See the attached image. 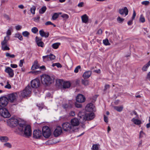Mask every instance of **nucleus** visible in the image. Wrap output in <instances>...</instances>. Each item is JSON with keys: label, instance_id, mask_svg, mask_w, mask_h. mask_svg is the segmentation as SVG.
Returning <instances> with one entry per match:
<instances>
[{"label": "nucleus", "instance_id": "14", "mask_svg": "<svg viewBox=\"0 0 150 150\" xmlns=\"http://www.w3.org/2000/svg\"><path fill=\"white\" fill-rule=\"evenodd\" d=\"M5 72L8 73L9 77L11 78L13 77L14 75V71L11 68L9 67L6 68L5 70Z\"/></svg>", "mask_w": 150, "mask_h": 150}, {"label": "nucleus", "instance_id": "34", "mask_svg": "<svg viewBox=\"0 0 150 150\" xmlns=\"http://www.w3.org/2000/svg\"><path fill=\"white\" fill-rule=\"evenodd\" d=\"M46 6L42 7L40 9L39 12L40 14L43 13L46 10Z\"/></svg>", "mask_w": 150, "mask_h": 150}, {"label": "nucleus", "instance_id": "44", "mask_svg": "<svg viewBox=\"0 0 150 150\" xmlns=\"http://www.w3.org/2000/svg\"><path fill=\"white\" fill-rule=\"evenodd\" d=\"M22 35L24 37H28L30 33L28 31H25L22 33Z\"/></svg>", "mask_w": 150, "mask_h": 150}, {"label": "nucleus", "instance_id": "26", "mask_svg": "<svg viewBox=\"0 0 150 150\" xmlns=\"http://www.w3.org/2000/svg\"><path fill=\"white\" fill-rule=\"evenodd\" d=\"M71 86L70 83L68 81L65 82L63 84V87L64 88H68Z\"/></svg>", "mask_w": 150, "mask_h": 150}, {"label": "nucleus", "instance_id": "17", "mask_svg": "<svg viewBox=\"0 0 150 150\" xmlns=\"http://www.w3.org/2000/svg\"><path fill=\"white\" fill-rule=\"evenodd\" d=\"M119 13L121 15L125 14V16H127L128 13V10L127 7H124L123 8L120 9L119 11Z\"/></svg>", "mask_w": 150, "mask_h": 150}, {"label": "nucleus", "instance_id": "58", "mask_svg": "<svg viewBox=\"0 0 150 150\" xmlns=\"http://www.w3.org/2000/svg\"><path fill=\"white\" fill-rule=\"evenodd\" d=\"M104 121L105 122H106V123L108 122V117L105 115H104Z\"/></svg>", "mask_w": 150, "mask_h": 150}, {"label": "nucleus", "instance_id": "46", "mask_svg": "<svg viewBox=\"0 0 150 150\" xmlns=\"http://www.w3.org/2000/svg\"><path fill=\"white\" fill-rule=\"evenodd\" d=\"M31 31L34 33L35 34L38 32V29L37 28L34 27L32 28Z\"/></svg>", "mask_w": 150, "mask_h": 150}, {"label": "nucleus", "instance_id": "28", "mask_svg": "<svg viewBox=\"0 0 150 150\" xmlns=\"http://www.w3.org/2000/svg\"><path fill=\"white\" fill-rule=\"evenodd\" d=\"M113 107L115 110L119 112L122 111L123 108V107L122 106H114Z\"/></svg>", "mask_w": 150, "mask_h": 150}, {"label": "nucleus", "instance_id": "55", "mask_svg": "<svg viewBox=\"0 0 150 150\" xmlns=\"http://www.w3.org/2000/svg\"><path fill=\"white\" fill-rule=\"evenodd\" d=\"M110 87V85H109L108 84H105V86L104 89V90H103L104 91H106L107 90V89L109 88Z\"/></svg>", "mask_w": 150, "mask_h": 150}, {"label": "nucleus", "instance_id": "41", "mask_svg": "<svg viewBox=\"0 0 150 150\" xmlns=\"http://www.w3.org/2000/svg\"><path fill=\"white\" fill-rule=\"evenodd\" d=\"M125 19L121 18L120 16H118L117 18V21L119 23H122L124 21Z\"/></svg>", "mask_w": 150, "mask_h": 150}, {"label": "nucleus", "instance_id": "45", "mask_svg": "<svg viewBox=\"0 0 150 150\" xmlns=\"http://www.w3.org/2000/svg\"><path fill=\"white\" fill-rule=\"evenodd\" d=\"M6 57H8L11 58H14L15 56L14 54H11L9 53L8 52L6 53Z\"/></svg>", "mask_w": 150, "mask_h": 150}, {"label": "nucleus", "instance_id": "31", "mask_svg": "<svg viewBox=\"0 0 150 150\" xmlns=\"http://www.w3.org/2000/svg\"><path fill=\"white\" fill-rule=\"evenodd\" d=\"M60 43L59 42L55 43L53 44L52 46V47L54 49H57L59 46L60 45Z\"/></svg>", "mask_w": 150, "mask_h": 150}, {"label": "nucleus", "instance_id": "52", "mask_svg": "<svg viewBox=\"0 0 150 150\" xmlns=\"http://www.w3.org/2000/svg\"><path fill=\"white\" fill-rule=\"evenodd\" d=\"M81 66L79 65L77 66L75 69L74 72L75 73H77L79 71V69H81Z\"/></svg>", "mask_w": 150, "mask_h": 150}, {"label": "nucleus", "instance_id": "38", "mask_svg": "<svg viewBox=\"0 0 150 150\" xmlns=\"http://www.w3.org/2000/svg\"><path fill=\"white\" fill-rule=\"evenodd\" d=\"M91 149L92 150H98L99 149L98 145L97 144H93Z\"/></svg>", "mask_w": 150, "mask_h": 150}, {"label": "nucleus", "instance_id": "61", "mask_svg": "<svg viewBox=\"0 0 150 150\" xmlns=\"http://www.w3.org/2000/svg\"><path fill=\"white\" fill-rule=\"evenodd\" d=\"M97 97V96L96 95L94 96L92 98L93 100L92 101V102L93 103L95 102L96 100Z\"/></svg>", "mask_w": 150, "mask_h": 150}, {"label": "nucleus", "instance_id": "64", "mask_svg": "<svg viewBox=\"0 0 150 150\" xmlns=\"http://www.w3.org/2000/svg\"><path fill=\"white\" fill-rule=\"evenodd\" d=\"M10 66L12 68H16L18 66L17 64H11Z\"/></svg>", "mask_w": 150, "mask_h": 150}, {"label": "nucleus", "instance_id": "13", "mask_svg": "<svg viewBox=\"0 0 150 150\" xmlns=\"http://www.w3.org/2000/svg\"><path fill=\"white\" fill-rule=\"evenodd\" d=\"M95 106L93 104H88L85 108V110L88 112H92L94 110Z\"/></svg>", "mask_w": 150, "mask_h": 150}, {"label": "nucleus", "instance_id": "63", "mask_svg": "<svg viewBox=\"0 0 150 150\" xmlns=\"http://www.w3.org/2000/svg\"><path fill=\"white\" fill-rule=\"evenodd\" d=\"M136 16V13L135 12V11L134 10L133 15H132V20H133L134 19L135 17Z\"/></svg>", "mask_w": 150, "mask_h": 150}, {"label": "nucleus", "instance_id": "33", "mask_svg": "<svg viewBox=\"0 0 150 150\" xmlns=\"http://www.w3.org/2000/svg\"><path fill=\"white\" fill-rule=\"evenodd\" d=\"M43 61L44 62H46L47 61L50 60L49 55L43 56L42 57Z\"/></svg>", "mask_w": 150, "mask_h": 150}, {"label": "nucleus", "instance_id": "23", "mask_svg": "<svg viewBox=\"0 0 150 150\" xmlns=\"http://www.w3.org/2000/svg\"><path fill=\"white\" fill-rule=\"evenodd\" d=\"M9 38L10 37L9 36H6L5 37L4 40L1 42V45H7V42Z\"/></svg>", "mask_w": 150, "mask_h": 150}, {"label": "nucleus", "instance_id": "48", "mask_svg": "<svg viewBox=\"0 0 150 150\" xmlns=\"http://www.w3.org/2000/svg\"><path fill=\"white\" fill-rule=\"evenodd\" d=\"M4 146L8 148H11L12 146L11 144L8 142H7L4 144Z\"/></svg>", "mask_w": 150, "mask_h": 150}, {"label": "nucleus", "instance_id": "19", "mask_svg": "<svg viewBox=\"0 0 150 150\" xmlns=\"http://www.w3.org/2000/svg\"><path fill=\"white\" fill-rule=\"evenodd\" d=\"M92 71H86L84 73L82 77L85 79H86L89 78L91 76Z\"/></svg>", "mask_w": 150, "mask_h": 150}, {"label": "nucleus", "instance_id": "39", "mask_svg": "<svg viewBox=\"0 0 150 150\" xmlns=\"http://www.w3.org/2000/svg\"><path fill=\"white\" fill-rule=\"evenodd\" d=\"M36 8L35 6H33L30 9L31 13L33 14H35V11L36 10Z\"/></svg>", "mask_w": 150, "mask_h": 150}, {"label": "nucleus", "instance_id": "30", "mask_svg": "<svg viewBox=\"0 0 150 150\" xmlns=\"http://www.w3.org/2000/svg\"><path fill=\"white\" fill-rule=\"evenodd\" d=\"M63 107L64 109L70 108H72V105L71 104H64L63 105Z\"/></svg>", "mask_w": 150, "mask_h": 150}, {"label": "nucleus", "instance_id": "11", "mask_svg": "<svg viewBox=\"0 0 150 150\" xmlns=\"http://www.w3.org/2000/svg\"><path fill=\"white\" fill-rule=\"evenodd\" d=\"M95 117L94 113L92 112H89L85 114V119L86 120H90L93 119Z\"/></svg>", "mask_w": 150, "mask_h": 150}, {"label": "nucleus", "instance_id": "1", "mask_svg": "<svg viewBox=\"0 0 150 150\" xmlns=\"http://www.w3.org/2000/svg\"><path fill=\"white\" fill-rule=\"evenodd\" d=\"M18 129L20 131L22 132L23 133L24 137L28 138L31 136L32 130L31 127L30 125H26L23 123H20Z\"/></svg>", "mask_w": 150, "mask_h": 150}, {"label": "nucleus", "instance_id": "9", "mask_svg": "<svg viewBox=\"0 0 150 150\" xmlns=\"http://www.w3.org/2000/svg\"><path fill=\"white\" fill-rule=\"evenodd\" d=\"M40 84V81L39 79H37L32 80L31 82V87L33 88H37L39 86Z\"/></svg>", "mask_w": 150, "mask_h": 150}, {"label": "nucleus", "instance_id": "53", "mask_svg": "<svg viewBox=\"0 0 150 150\" xmlns=\"http://www.w3.org/2000/svg\"><path fill=\"white\" fill-rule=\"evenodd\" d=\"M40 17L39 16H37L36 17H34L33 18V20L35 22H38L39 21Z\"/></svg>", "mask_w": 150, "mask_h": 150}, {"label": "nucleus", "instance_id": "59", "mask_svg": "<svg viewBox=\"0 0 150 150\" xmlns=\"http://www.w3.org/2000/svg\"><path fill=\"white\" fill-rule=\"evenodd\" d=\"M15 28L17 30H20L21 28L22 27L21 26L18 25L17 26H16L15 27Z\"/></svg>", "mask_w": 150, "mask_h": 150}, {"label": "nucleus", "instance_id": "47", "mask_svg": "<svg viewBox=\"0 0 150 150\" xmlns=\"http://www.w3.org/2000/svg\"><path fill=\"white\" fill-rule=\"evenodd\" d=\"M45 25H53L54 27H56V25H54L50 21H48L46 22L45 23Z\"/></svg>", "mask_w": 150, "mask_h": 150}, {"label": "nucleus", "instance_id": "20", "mask_svg": "<svg viewBox=\"0 0 150 150\" xmlns=\"http://www.w3.org/2000/svg\"><path fill=\"white\" fill-rule=\"evenodd\" d=\"M39 34L41 37H44L45 38L48 37L49 35V33L48 32H45L43 30L39 31Z\"/></svg>", "mask_w": 150, "mask_h": 150}, {"label": "nucleus", "instance_id": "57", "mask_svg": "<svg viewBox=\"0 0 150 150\" xmlns=\"http://www.w3.org/2000/svg\"><path fill=\"white\" fill-rule=\"evenodd\" d=\"M24 62V59L21 60L20 61L19 66L20 67H22L23 65V64Z\"/></svg>", "mask_w": 150, "mask_h": 150}, {"label": "nucleus", "instance_id": "4", "mask_svg": "<svg viewBox=\"0 0 150 150\" xmlns=\"http://www.w3.org/2000/svg\"><path fill=\"white\" fill-rule=\"evenodd\" d=\"M64 131L69 133H72L74 131V129L70 122H65L62 125Z\"/></svg>", "mask_w": 150, "mask_h": 150}, {"label": "nucleus", "instance_id": "50", "mask_svg": "<svg viewBox=\"0 0 150 150\" xmlns=\"http://www.w3.org/2000/svg\"><path fill=\"white\" fill-rule=\"evenodd\" d=\"M4 87L5 88L10 89L11 88V86L10 84L9 83L8 81H7V84Z\"/></svg>", "mask_w": 150, "mask_h": 150}, {"label": "nucleus", "instance_id": "29", "mask_svg": "<svg viewBox=\"0 0 150 150\" xmlns=\"http://www.w3.org/2000/svg\"><path fill=\"white\" fill-rule=\"evenodd\" d=\"M131 121L133 122L134 124L137 125H139L141 123V121L140 120L136 119L134 118H132L131 120Z\"/></svg>", "mask_w": 150, "mask_h": 150}, {"label": "nucleus", "instance_id": "36", "mask_svg": "<svg viewBox=\"0 0 150 150\" xmlns=\"http://www.w3.org/2000/svg\"><path fill=\"white\" fill-rule=\"evenodd\" d=\"M1 49L4 51L10 50V48L7 46V45H1Z\"/></svg>", "mask_w": 150, "mask_h": 150}, {"label": "nucleus", "instance_id": "18", "mask_svg": "<svg viewBox=\"0 0 150 150\" xmlns=\"http://www.w3.org/2000/svg\"><path fill=\"white\" fill-rule=\"evenodd\" d=\"M35 39L38 45V46L43 47L44 46V44L42 41V39L38 37H36Z\"/></svg>", "mask_w": 150, "mask_h": 150}, {"label": "nucleus", "instance_id": "8", "mask_svg": "<svg viewBox=\"0 0 150 150\" xmlns=\"http://www.w3.org/2000/svg\"><path fill=\"white\" fill-rule=\"evenodd\" d=\"M17 95L16 93L8 94L7 96L8 102L11 103L14 102L17 98Z\"/></svg>", "mask_w": 150, "mask_h": 150}, {"label": "nucleus", "instance_id": "3", "mask_svg": "<svg viewBox=\"0 0 150 150\" xmlns=\"http://www.w3.org/2000/svg\"><path fill=\"white\" fill-rule=\"evenodd\" d=\"M41 80L42 83L46 86L51 84L53 81L52 78L50 76L45 74L42 76Z\"/></svg>", "mask_w": 150, "mask_h": 150}, {"label": "nucleus", "instance_id": "60", "mask_svg": "<svg viewBox=\"0 0 150 150\" xmlns=\"http://www.w3.org/2000/svg\"><path fill=\"white\" fill-rule=\"evenodd\" d=\"M144 134H145L143 131H140V132L139 138H141L142 137Z\"/></svg>", "mask_w": 150, "mask_h": 150}, {"label": "nucleus", "instance_id": "35", "mask_svg": "<svg viewBox=\"0 0 150 150\" xmlns=\"http://www.w3.org/2000/svg\"><path fill=\"white\" fill-rule=\"evenodd\" d=\"M150 65L148 63L142 67V70L143 71H145L147 70L148 67L150 66Z\"/></svg>", "mask_w": 150, "mask_h": 150}, {"label": "nucleus", "instance_id": "7", "mask_svg": "<svg viewBox=\"0 0 150 150\" xmlns=\"http://www.w3.org/2000/svg\"><path fill=\"white\" fill-rule=\"evenodd\" d=\"M42 134L45 138H48L51 134V130L47 126H45L42 129Z\"/></svg>", "mask_w": 150, "mask_h": 150}, {"label": "nucleus", "instance_id": "21", "mask_svg": "<svg viewBox=\"0 0 150 150\" xmlns=\"http://www.w3.org/2000/svg\"><path fill=\"white\" fill-rule=\"evenodd\" d=\"M82 21L83 23H86L88 20V16L86 14H85L81 16Z\"/></svg>", "mask_w": 150, "mask_h": 150}, {"label": "nucleus", "instance_id": "24", "mask_svg": "<svg viewBox=\"0 0 150 150\" xmlns=\"http://www.w3.org/2000/svg\"><path fill=\"white\" fill-rule=\"evenodd\" d=\"M39 65L38 64V62L37 60H35L34 62V64L31 67V69L34 70L38 69L39 68Z\"/></svg>", "mask_w": 150, "mask_h": 150}, {"label": "nucleus", "instance_id": "54", "mask_svg": "<svg viewBox=\"0 0 150 150\" xmlns=\"http://www.w3.org/2000/svg\"><path fill=\"white\" fill-rule=\"evenodd\" d=\"M11 30H12V28H10V29L8 30L6 32V36H9V35H11Z\"/></svg>", "mask_w": 150, "mask_h": 150}, {"label": "nucleus", "instance_id": "15", "mask_svg": "<svg viewBox=\"0 0 150 150\" xmlns=\"http://www.w3.org/2000/svg\"><path fill=\"white\" fill-rule=\"evenodd\" d=\"M76 100L78 102L82 103L85 101V98L83 95L79 94L76 97Z\"/></svg>", "mask_w": 150, "mask_h": 150}, {"label": "nucleus", "instance_id": "5", "mask_svg": "<svg viewBox=\"0 0 150 150\" xmlns=\"http://www.w3.org/2000/svg\"><path fill=\"white\" fill-rule=\"evenodd\" d=\"M7 123L8 125L11 127H15L18 125L19 126V124L22 123L17 119L13 117H12L8 119Z\"/></svg>", "mask_w": 150, "mask_h": 150}, {"label": "nucleus", "instance_id": "51", "mask_svg": "<svg viewBox=\"0 0 150 150\" xmlns=\"http://www.w3.org/2000/svg\"><path fill=\"white\" fill-rule=\"evenodd\" d=\"M61 16L62 18H64L65 19H68L69 17V16L66 14H62L61 15Z\"/></svg>", "mask_w": 150, "mask_h": 150}, {"label": "nucleus", "instance_id": "43", "mask_svg": "<svg viewBox=\"0 0 150 150\" xmlns=\"http://www.w3.org/2000/svg\"><path fill=\"white\" fill-rule=\"evenodd\" d=\"M15 36L18 38L20 40H23L22 36L19 33L16 34Z\"/></svg>", "mask_w": 150, "mask_h": 150}, {"label": "nucleus", "instance_id": "10", "mask_svg": "<svg viewBox=\"0 0 150 150\" xmlns=\"http://www.w3.org/2000/svg\"><path fill=\"white\" fill-rule=\"evenodd\" d=\"M70 123L75 130L76 129V127L79 125V121L78 119L74 118L71 120Z\"/></svg>", "mask_w": 150, "mask_h": 150}, {"label": "nucleus", "instance_id": "40", "mask_svg": "<svg viewBox=\"0 0 150 150\" xmlns=\"http://www.w3.org/2000/svg\"><path fill=\"white\" fill-rule=\"evenodd\" d=\"M139 21L140 22L143 23L145 21V19L144 17L142 15H141L140 16Z\"/></svg>", "mask_w": 150, "mask_h": 150}, {"label": "nucleus", "instance_id": "2", "mask_svg": "<svg viewBox=\"0 0 150 150\" xmlns=\"http://www.w3.org/2000/svg\"><path fill=\"white\" fill-rule=\"evenodd\" d=\"M7 104H0V114L1 116L4 118H8L11 116L8 110L4 108Z\"/></svg>", "mask_w": 150, "mask_h": 150}, {"label": "nucleus", "instance_id": "56", "mask_svg": "<svg viewBox=\"0 0 150 150\" xmlns=\"http://www.w3.org/2000/svg\"><path fill=\"white\" fill-rule=\"evenodd\" d=\"M149 2L148 1H142V4L143 5H148L149 4Z\"/></svg>", "mask_w": 150, "mask_h": 150}, {"label": "nucleus", "instance_id": "6", "mask_svg": "<svg viewBox=\"0 0 150 150\" xmlns=\"http://www.w3.org/2000/svg\"><path fill=\"white\" fill-rule=\"evenodd\" d=\"M32 88L29 85L26 86L25 89L20 92L21 96L23 97H25L27 96H29L31 93Z\"/></svg>", "mask_w": 150, "mask_h": 150}, {"label": "nucleus", "instance_id": "62", "mask_svg": "<svg viewBox=\"0 0 150 150\" xmlns=\"http://www.w3.org/2000/svg\"><path fill=\"white\" fill-rule=\"evenodd\" d=\"M75 106L77 108H81L82 107L81 104H74Z\"/></svg>", "mask_w": 150, "mask_h": 150}, {"label": "nucleus", "instance_id": "42", "mask_svg": "<svg viewBox=\"0 0 150 150\" xmlns=\"http://www.w3.org/2000/svg\"><path fill=\"white\" fill-rule=\"evenodd\" d=\"M59 16V14L57 13H54L52 17V19L53 20H56L58 18Z\"/></svg>", "mask_w": 150, "mask_h": 150}, {"label": "nucleus", "instance_id": "22", "mask_svg": "<svg viewBox=\"0 0 150 150\" xmlns=\"http://www.w3.org/2000/svg\"><path fill=\"white\" fill-rule=\"evenodd\" d=\"M8 102L7 97L2 96L0 98V103H8Z\"/></svg>", "mask_w": 150, "mask_h": 150}, {"label": "nucleus", "instance_id": "12", "mask_svg": "<svg viewBox=\"0 0 150 150\" xmlns=\"http://www.w3.org/2000/svg\"><path fill=\"white\" fill-rule=\"evenodd\" d=\"M62 127L60 126L57 127L54 130L53 132L54 135L57 137L62 133Z\"/></svg>", "mask_w": 150, "mask_h": 150}, {"label": "nucleus", "instance_id": "32", "mask_svg": "<svg viewBox=\"0 0 150 150\" xmlns=\"http://www.w3.org/2000/svg\"><path fill=\"white\" fill-rule=\"evenodd\" d=\"M81 83L85 86H87L89 85L88 81L85 79H82Z\"/></svg>", "mask_w": 150, "mask_h": 150}, {"label": "nucleus", "instance_id": "27", "mask_svg": "<svg viewBox=\"0 0 150 150\" xmlns=\"http://www.w3.org/2000/svg\"><path fill=\"white\" fill-rule=\"evenodd\" d=\"M8 138L6 136H2L0 137V140L2 142H6L8 141Z\"/></svg>", "mask_w": 150, "mask_h": 150}, {"label": "nucleus", "instance_id": "25", "mask_svg": "<svg viewBox=\"0 0 150 150\" xmlns=\"http://www.w3.org/2000/svg\"><path fill=\"white\" fill-rule=\"evenodd\" d=\"M78 117L80 119H82L83 121H85V115L81 112H80L78 115Z\"/></svg>", "mask_w": 150, "mask_h": 150}, {"label": "nucleus", "instance_id": "16", "mask_svg": "<svg viewBox=\"0 0 150 150\" xmlns=\"http://www.w3.org/2000/svg\"><path fill=\"white\" fill-rule=\"evenodd\" d=\"M33 137L35 138H40L42 135L41 131L39 130H35L33 132Z\"/></svg>", "mask_w": 150, "mask_h": 150}, {"label": "nucleus", "instance_id": "49", "mask_svg": "<svg viewBox=\"0 0 150 150\" xmlns=\"http://www.w3.org/2000/svg\"><path fill=\"white\" fill-rule=\"evenodd\" d=\"M49 56L50 60H54L55 58V56L52 54H51L50 55H49Z\"/></svg>", "mask_w": 150, "mask_h": 150}, {"label": "nucleus", "instance_id": "37", "mask_svg": "<svg viewBox=\"0 0 150 150\" xmlns=\"http://www.w3.org/2000/svg\"><path fill=\"white\" fill-rule=\"evenodd\" d=\"M103 44L105 45H109L110 44V43L109 42L108 40L107 39L103 40Z\"/></svg>", "mask_w": 150, "mask_h": 150}]
</instances>
